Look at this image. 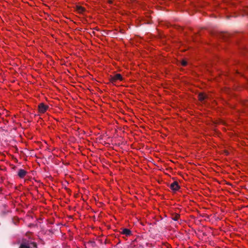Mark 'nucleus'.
Masks as SVG:
<instances>
[{
  "instance_id": "10",
  "label": "nucleus",
  "mask_w": 248,
  "mask_h": 248,
  "mask_svg": "<svg viewBox=\"0 0 248 248\" xmlns=\"http://www.w3.org/2000/svg\"><path fill=\"white\" fill-rule=\"evenodd\" d=\"M179 217H180V215L178 214H176L175 215V216L174 217H173L172 218L174 220H177L179 219Z\"/></svg>"
},
{
  "instance_id": "5",
  "label": "nucleus",
  "mask_w": 248,
  "mask_h": 248,
  "mask_svg": "<svg viewBox=\"0 0 248 248\" xmlns=\"http://www.w3.org/2000/svg\"><path fill=\"white\" fill-rule=\"evenodd\" d=\"M121 233L125 234L126 236H129L131 234V231L126 228L123 229Z\"/></svg>"
},
{
  "instance_id": "12",
  "label": "nucleus",
  "mask_w": 248,
  "mask_h": 248,
  "mask_svg": "<svg viewBox=\"0 0 248 248\" xmlns=\"http://www.w3.org/2000/svg\"><path fill=\"white\" fill-rule=\"evenodd\" d=\"M245 105L248 107V101L245 103Z\"/></svg>"
},
{
  "instance_id": "7",
  "label": "nucleus",
  "mask_w": 248,
  "mask_h": 248,
  "mask_svg": "<svg viewBox=\"0 0 248 248\" xmlns=\"http://www.w3.org/2000/svg\"><path fill=\"white\" fill-rule=\"evenodd\" d=\"M207 95L203 93H200L199 94V99L201 101H203L205 99L207 98Z\"/></svg>"
},
{
  "instance_id": "8",
  "label": "nucleus",
  "mask_w": 248,
  "mask_h": 248,
  "mask_svg": "<svg viewBox=\"0 0 248 248\" xmlns=\"http://www.w3.org/2000/svg\"><path fill=\"white\" fill-rule=\"evenodd\" d=\"M243 16H248V6L246 7L243 11Z\"/></svg>"
},
{
  "instance_id": "9",
  "label": "nucleus",
  "mask_w": 248,
  "mask_h": 248,
  "mask_svg": "<svg viewBox=\"0 0 248 248\" xmlns=\"http://www.w3.org/2000/svg\"><path fill=\"white\" fill-rule=\"evenodd\" d=\"M77 10L80 13H82L84 11V8L81 6H78Z\"/></svg>"
},
{
  "instance_id": "11",
  "label": "nucleus",
  "mask_w": 248,
  "mask_h": 248,
  "mask_svg": "<svg viewBox=\"0 0 248 248\" xmlns=\"http://www.w3.org/2000/svg\"><path fill=\"white\" fill-rule=\"evenodd\" d=\"M181 63L183 66H185L187 64V62L185 60H183Z\"/></svg>"
},
{
  "instance_id": "1",
  "label": "nucleus",
  "mask_w": 248,
  "mask_h": 248,
  "mask_svg": "<svg viewBox=\"0 0 248 248\" xmlns=\"http://www.w3.org/2000/svg\"><path fill=\"white\" fill-rule=\"evenodd\" d=\"M123 79L122 75L120 74H117L113 76H110V80L111 82H115L117 80L122 81Z\"/></svg>"
},
{
  "instance_id": "4",
  "label": "nucleus",
  "mask_w": 248,
  "mask_h": 248,
  "mask_svg": "<svg viewBox=\"0 0 248 248\" xmlns=\"http://www.w3.org/2000/svg\"><path fill=\"white\" fill-rule=\"evenodd\" d=\"M170 187L172 190L176 191L178 190L180 188V186H179L178 182L175 181L170 185Z\"/></svg>"
},
{
  "instance_id": "2",
  "label": "nucleus",
  "mask_w": 248,
  "mask_h": 248,
  "mask_svg": "<svg viewBox=\"0 0 248 248\" xmlns=\"http://www.w3.org/2000/svg\"><path fill=\"white\" fill-rule=\"evenodd\" d=\"M48 108V106L47 105H46L44 103H41L38 105V110L39 112L44 113H45Z\"/></svg>"
},
{
  "instance_id": "3",
  "label": "nucleus",
  "mask_w": 248,
  "mask_h": 248,
  "mask_svg": "<svg viewBox=\"0 0 248 248\" xmlns=\"http://www.w3.org/2000/svg\"><path fill=\"white\" fill-rule=\"evenodd\" d=\"M31 247H33L34 248H37V245L36 243L31 242L29 245L25 243L21 244L20 247V248H31Z\"/></svg>"
},
{
  "instance_id": "6",
  "label": "nucleus",
  "mask_w": 248,
  "mask_h": 248,
  "mask_svg": "<svg viewBox=\"0 0 248 248\" xmlns=\"http://www.w3.org/2000/svg\"><path fill=\"white\" fill-rule=\"evenodd\" d=\"M27 172L23 169H20L18 172V175L20 178H23L26 174Z\"/></svg>"
}]
</instances>
